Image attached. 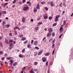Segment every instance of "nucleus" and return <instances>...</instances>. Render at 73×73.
Returning a JSON list of instances; mask_svg holds the SVG:
<instances>
[{
  "mask_svg": "<svg viewBox=\"0 0 73 73\" xmlns=\"http://www.w3.org/2000/svg\"><path fill=\"white\" fill-rule=\"evenodd\" d=\"M48 31L49 33H51L53 32V29L52 28H49L48 29Z\"/></svg>",
  "mask_w": 73,
  "mask_h": 73,
  "instance_id": "f257e3e1",
  "label": "nucleus"
},
{
  "mask_svg": "<svg viewBox=\"0 0 73 73\" xmlns=\"http://www.w3.org/2000/svg\"><path fill=\"white\" fill-rule=\"evenodd\" d=\"M42 61H43V62H46V59L45 58V57H43L42 58Z\"/></svg>",
  "mask_w": 73,
  "mask_h": 73,
  "instance_id": "f03ea898",
  "label": "nucleus"
},
{
  "mask_svg": "<svg viewBox=\"0 0 73 73\" xmlns=\"http://www.w3.org/2000/svg\"><path fill=\"white\" fill-rule=\"evenodd\" d=\"M18 29V30H19V31H20V28H19V27H15L14 29V30H16V29Z\"/></svg>",
  "mask_w": 73,
  "mask_h": 73,
  "instance_id": "7ed1b4c3",
  "label": "nucleus"
},
{
  "mask_svg": "<svg viewBox=\"0 0 73 73\" xmlns=\"http://www.w3.org/2000/svg\"><path fill=\"white\" fill-rule=\"evenodd\" d=\"M29 9L28 7H25L23 9V11H27Z\"/></svg>",
  "mask_w": 73,
  "mask_h": 73,
  "instance_id": "20e7f679",
  "label": "nucleus"
},
{
  "mask_svg": "<svg viewBox=\"0 0 73 73\" xmlns=\"http://www.w3.org/2000/svg\"><path fill=\"white\" fill-rule=\"evenodd\" d=\"M22 21L23 23H25V17H23L22 18Z\"/></svg>",
  "mask_w": 73,
  "mask_h": 73,
  "instance_id": "39448f33",
  "label": "nucleus"
},
{
  "mask_svg": "<svg viewBox=\"0 0 73 73\" xmlns=\"http://www.w3.org/2000/svg\"><path fill=\"white\" fill-rule=\"evenodd\" d=\"M63 28H60L59 29L60 32L61 33L63 31Z\"/></svg>",
  "mask_w": 73,
  "mask_h": 73,
  "instance_id": "423d86ee",
  "label": "nucleus"
},
{
  "mask_svg": "<svg viewBox=\"0 0 73 73\" xmlns=\"http://www.w3.org/2000/svg\"><path fill=\"white\" fill-rule=\"evenodd\" d=\"M36 8L37 9H40V5H39V4L37 5V6H36Z\"/></svg>",
  "mask_w": 73,
  "mask_h": 73,
  "instance_id": "0eeeda50",
  "label": "nucleus"
},
{
  "mask_svg": "<svg viewBox=\"0 0 73 73\" xmlns=\"http://www.w3.org/2000/svg\"><path fill=\"white\" fill-rule=\"evenodd\" d=\"M5 42L7 44H9V43L8 42V40L7 39H5Z\"/></svg>",
  "mask_w": 73,
  "mask_h": 73,
  "instance_id": "6e6552de",
  "label": "nucleus"
},
{
  "mask_svg": "<svg viewBox=\"0 0 73 73\" xmlns=\"http://www.w3.org/2000/svg\"><path fill=\"white\" fill-rule=\"evenodd\" d=\"M50 54V52H49V53L47 52L45 54V56H49V55Z\"/></svg>",
  "mask_w": 73,
  "mask_h": 73,
  "instance_id": "1a4fd4ad",
  "label": "nucleus"
},
{
  "mask_svg": "<svg viewBox=\"0 0 73 73\" xmlns=\"http://www.w3.org/2000/svg\"><path fill=\"white\" fill-rule=\"evenodd\" d=\"M21 40L22 41H25V40H27V38L25 37H23L21 38Z\"/></svg>",
  "mask_w": 73,
  "mask_h": 73,
  "instance_id": "9d476101",
  "label": "nucleus"
},
{
  "mask_svg": "<svg viewBox=\"0 0 73 73\" xmlns=\"http://www.w3.org/2000/svg\"><path fill=\"white\" fill-rule=\"evenodd\" d=\"M37 43H38V41L37 40L35 41L34 42L35 45H37Z\"/></svg>",
  "mask_w": 73,
  "mask_h": 73,
  "instance_id": "9b49d317",
  "label": "nucleus"
},
{
  "mask_svg": "<svg viewBox=\"0 0 73 73\" xmlns=\"http://www.w3.org/2000/svg\"><path fill=\"white\" fill-rule=\"evenodd\" d=\"M42 50H41L38 53V55H40L42 53Z\"/></svg>",
  "mask_w": 73,
  "mask_h": 73,
  "instance_id": "f8f14e48",
  "label": "nucleus"
},
{
  "mask_svg": "<svg viewBox=\"0 0 73 73\" xmlns=\"http://www.w3.org/2000/svg\"><path fill=\"white\" fill-rule=\"evenodd\" d=\"M50 4L51 6V7H53V2L52 1H51L50 2Z\"/></svg>",
  "mask_w": 73,
  "mask_h": 73,
  "instance_id": "ddd939ff",
  "label": "nucleus"
},
{
  "mask_svg": "<svg viewBox=\"0 0 73 73\" xmlns=\"http://www.w3.org/2000/svg\"><path fill=\"white\" fill-rule=\"evenodd\" d=\"M17 65V63L16 62H15L13 64V66H16V65Z\"/></svg>",
  "mask_w": 73,
  "mask_h": 73,
  "instance_id": "4468645a",
  "label": "nucleus"
},
{
  "mask_svg": "<svg viewBox=\"0 0 73 73\" xmlns=\"http://www.w3.org/2000/svg\"><path fill=\"white\" fill-rule=\"evenodd\" d=\"M55 41H56V40L54 39L51 42L52 44H54V43H55Z\"/></svg>",
  "mask_w": 73,
  "mask_h": 73,
  "instance_id": "2eb2a0df",
  "label": "nucleus"
},
{
  "mask_svg": "<svg viewBox=\"0 0 73 73\" xmlns=\"http://www.w3.org/2000/svg\"><path fill=\"white\" fill-rule=\"evenodd\" d=\"M54 20L55 22H57V21H58V19L55 18Z\"/></svg>",
  "mask_w": 73,
  "mask_h": 73,
  "instance_id": "dca6fc26",
  "label": "nucleus"
},
{
  "mask_svg": "<svg viewBox=\"0 0 73 73\" xmlns=\"http://www.w3.org/2000/svg\"><path fill=\"white\" fill-rule=\"evenodd\" d=\"M13 48V46H10L9 47V49H10V50H11V49H12V48Z\"/></svg>",
  "mask_w": 73,
  "mask_h": 73,
  "instance_id": "f3484780",
  "label": "nucleus"
},
{
  "mask_svg": "<svg viewBox=\"0 0 73 73\" xmlns=\"http://www.w3.org/2000/svg\"><path fill=\"white\" fill-rule=\"evenodd\" d=\"M30 73H35V72L32 70H31L29 71Z\"/></svg>",
  "mask_w": 73,
  "mask_h": 73,
  "instance_id": "a211bd4d",
  "label": "nucleus"
},
{
  "mask_svg": "<svg viewBox=\"0 0 73 73\" xmlns=\"http://www.w3.org/2000/svg\"><path fill=\"white\" fill-rule=\"evenodd\" d=\"M48 16H44V19H48Z\"/></svg>",
  "mask_w": 73,
  "mask_h": 73,
  "instance_id": "6ab92c4d",
  "label": "nucleus"
},
{
  "mask_svg": "<svg viewBox=\"0 0 73 73\" xmlns=\"http://www.w3.org/2000/svg\"><path fill=\"white\" fill-rule=\"evenodd\" d=\"M52 36H53V37H54V36H55V33H52Z\"/></svg>",
  "mask_w": 73,
  "mask_h": 73,
  "instance_id": "aec40b11",
  "label": "nucleus"
},
{
  "mask_svg": "<svg viewBox=\"0 0 73 73\" xmlns=\"http://www.w3.org/2000/svg\"><path fill=\"white\" fill-rule=\"evenodd\" d=\"M52 19H53V17H48V19L50 20H52Z\"/></svg>",
  "mask_w": 73,
  "mask_h": 73,
  "instance_id": "412c9836",
  "label": "nucleus"
},
{
  "mask_svg": "<svg viewBox=\"0 0 73 73\" xmlns=\"http://www.w3.org/2000/svg\"><path fill=\"white\" fill-rule=\"evenodd\" d=\"M47 37H50V36H51V34H50V33H48L47 34Z\"/></svg>",
  "mask_w": 73,
  "mask_h": 73,
  "instance_id": "4be33fe9",
  "label": "nucleus"
},
{
  "mask_svg": "<svg viewBox=\"0 0 73 73\" xmlns=\"http://www.w3.org/2000/svg\"><path fill=\"white\" fill-rule=\"evenodd\" d=\"M19 57H20V58H22V57H23V56L21 54H20L19 55Z\"/></svg>",
  "mask_w": 73,
  "mask_h": 73,
  "instance_id": "5701e85b",
  "label": "nucleus"
},
{
  "mask_svg": "<svg viewBox=\"0 0 73 73\" xmlns=\"http://www.w3.org/2000/svg\"><path fill=\"white\" fill-rule=\"evenodd\" d=\"M5 24H6V23H5V21H3V22L2 25H5Z\"/></svg>",
  "mask_w": 73,
  "mask_h": 73,
  "instance_id": "b1692460",
  "label": "nucleus"
},
{
  "mask_svg": "<svg viewBox=\"0 0 73 73\" xmlns=\"http://www.w3.org/2000/svg\"><path fill=\"white\" fill-rule=\"evenodd\" d=\"M37 11V9H36V8H34V12H36Z\"/></svg>",
  "mask_w": 73,
  "mask_h": 73,
  "instance_id": "393cba45",
  "label": "nucleus"
},
{
  "mask_svg": "<svg viewBox=\"0 0 73 73\" xmlns=\"http://www.w3.org/2000/svg\"><path fill=\"white\" fill-rule=\"evenodd\" d=\"M38 62H34V64L36 66L37 65Z\"/></svg>",
  "mask_w": 73,
  "mask_h": 73,
  "instance_id": "a878e982",
  "label": "nucleus"
},
{
  "mask_svg": "<svg viewBox=\"0 0 73 73\" xmlns=\"http://www.w3.org/2000/svg\"><path fill=\"white\" fill-rule=\"evenodd\" d=\"M60 17V15H58L56 16V18L57 19H58V18H59V17Z\"/></svg>",
  "mask_w": 73,
  "mask_h": 73,
  "instance_id": "bb28decb",
  "label": "nucleus"
},
{
  "mask_svg": "<svg viewBox=\"0 0 73 73\" xmlns=\"http://www.w3.org/2000/svg\"><path fill=\"white\" fill-rule=\"evenodd\" d=\"M54 46H55V44L54 43L52 44V48H54Z\"/></svg>",
  "mask_w": 73,
  "mask_h": 73,
  "instance_id": "cd10ccee",
  "label": "nucleus"
},
{
  "mask_svg": "<svg viewBox=\"0 0 73 73\" xmlns=\"http://www.w3.org/2000/svg\"><path fill=\"white\" fill-rule=\"evenodd\" d=\"M25 48H24L23 50H22V53H24L25 52Z\"/></svg>",
  "mask_w": 73,
  "mask_h": 73,
  "instance_id": "c85d7f7f",
  "label": "nucleus"
},
{
  "mask_svg": "<svg viewBox=\"0 0 73 73\" xmlns=\"http://www.w3.org/2000/svg\"><path fill=\"white\" fill-rule=\"evenodd\" d=\"M6 26L7 28H9V27H10V25H9V24H8L7 25H6Z\"/></svg>",
  "mask_w": 73,
  "mask_h": 73,
  "instance_id": "c756f323",
  "label": "nucleus"
},
{
  "mask_svg": "<svg viewBox=\"0 0 73 73\" xmlns=\"http://www.w3.org/2000/svg\"><path fill=\"white\" fill-rule=\"evenodd\" d=\"M14 33H15V35H17V31H16L15 30L14 31Z\"/></svg>",
  "mask_w": 73,
  "mask_h": 73,
  "instance_id": "7c9ffc66",
  "label": "nucleus"
},
{
  "mask_svg": "<svg viewBox=\"0 0 73 73\" xmlns=\"http://www.w3.org/2000/svg\"><path fill=\"white\" fill-rule=\"evenodd\" d=\"M8 3H6L4 4V6L3 7H5L7 5H8Z\"/></svg>",
  "mask_w": 73,
  "mask_h": 73,
  "instance_id": "2f4dec72",
  "label": "nucleus"
},
{
  "mask_svg": "<svg viewBox=\"0 0 73 73\" xmlns=\"http://www.w3.org/2000/svg\"><path fill=\"white\" fill-rule=\"evenodd\" d=\"M44 9L46 11H47L48 10V8L47 7H45Z\"/></svg>",
  "mask_w": 73,
  "mask_h": 73,
  "instance_id": "473e14b6",
  "label": "nucleus"
},
{
  "mask_svg": "<svg viewBox=\"0 0 73 73\" xmlns=\"http://www.w3.org/2000/svg\"><path fill=\"white\" fill-rule=\"evenodd\" d=\"M65 24H66V21H64V23L63 24V25H65Z\"/></svg>",
  "mask_w": 73,
  "mask_h": 73,
  "instance_id": "72a5a7b5",
  "label": "nucleus"
},
{
  "mask_svg": "<svg viewBox=\"0 0 73 73\" xmlns=\"http://www.w3.org/2000/svg\"><path fill=\"white\" fill-rule=\"evenodd\" d=\"M56 25H57V23H55L53 24V26L54 27L55 26H56Z\"/></svg>",
  "mask_w": 73,
  "mask_h": 73,
  "instance_id": "f704fd0d",
  "label": "nucleus"
},
{
  "mask_svg": "<svg viewBox=\"0 0 73 73\" xmlns=\"http://www.w3.org/2000/svg\"><path fill=\"white\" fill-rule=\"evenodd\" d=\"M13 40H9V43H11V42H12Z\"/></svg>",
  "mask_w": 73,
  "mask_h": 73,
  "instance_id": "c9c22d12",
  "label": "nucleus"
},
{
  "mask_svg": "<svg viewBox=\"0 0 73 73\" xmlns=\"http://www.w3.org/2000/svg\"><path fill=\"white\" fill-rule=\"evenodd\" d=\"M33 71L34 72H37V71H38V69H35L33 70Z\"/></svg>",
  "mask_w": 73,
  "mask_h": 73,
  "instance_id": "e433bc0d",
  "label": "nucleus"
},
{
  "mask_svg": "<svg viewBox=\"0 0 73 73\" xmlns=\"http://www.w3.org/2000/svg\"><path fill=\"white\" fill-rule=\"evenodd\" d=\"M4 59H5V57H2L1 59L2 61H4Z\"/></svg>",
  "mask_w": 73,
  "mask_h": 73,
  "instance_id": "4c0bfd02",
  "label": "nucleus"
},
{
  "mask_svg": "<svg viewBox=\"0 0 73 73\" xmlns=\"http://www.w3.org/2000/svg\"><path fill=\"white\" fill-rule=\"evenodd\" d=\"M16 0H14L13 1V4H15V3H16Z\"/></svg>",
  "mask_w": 73,
  "mask_h": 73,
  "instance_id": "58836bf2",
  "label": "nucleus"
},
{
  "mask_svg": "<svg viewBox=\"0 0 73 73\" xmlns=\"http://www.w3.org/2000/svg\"><path fill=\"white\" fill-rule=\"evenodd\" d=\"M62 35H63V34H62L59 37V38H61V36H62Z\"/></svg>",
  "mask_w": 73,
  "mask_h": 73,
  "instance_id": "ea45409f",
  "label": "nucleus"
},
{
  "mask_svg": "<svg viewBox=\"0 0 73 73\" xmlns=\"http://www.w3.org/2000/svg\"><path fill=\"white\" fill-rule=\"evenodd\" d=\"M10 62H11V63H12L13 64V61L12 60H10Z\"/></svg>",
  "mask_w": 73,
  "mask_h": 73,
  "instance_id": "a19ab883",
  "label": "nucleus"
},
{
  "mask_svg": "<svg viewBox=\"0 0 73 73\" xmlns=\"http://www.w3.org/2000/svg\"><path fill=\"white\" fill-rule=\"evenodd\" d=\"M46 3L45 2L43 1V2H41V4H45Z\"/></svg>",
  "mask_w": 73,
  "mask_h": 73,
  "instance_id": "79ce46f5",
  "label": "nucleus"
},
{
  "mask_svg": "<svg viewBox=\"0 0 73 73\" xmlns=\"http://www.w3.org/2000/svg\"><path fill=\"white\" fill-rule=\"evenodd\" d=\"M62 3H60L59 5V6L60 7H62Z\"/></svg>",
  "mask_w": 73,
  "mask_h": 73,
  "instance_id": "37998d69",
  "label": "nucleus"
},
{
  "mask_svg": "<svg viewBox=\"0 0 73 73\" xmlns=\"http://www.w3.org/2000/svg\"><path fill=\"white\" fill-rule=\"evenodd\" d=\"M35 48H36V49L37 50H38V49H39V48L37 46L35 47Z\"/></svg>",
  "mask_w": 73,
  "mask_h": 73,
  "instance_id": "c03bdc74",
  "label": "nucleus"
},
{
  "mask_svg": "<svg viewBox=\"0 0 73 73\" xmlns=\"http://www.w3.org/2000/svg\"><path fill=\"white\" fill-rule=\"evenodd\" d=\"M55 51V49H54L52 52V54H53L54 53V51Z\"/></svg>",
  "mask_w": 73,
  "mask_h": 73,
  "instance_id": "a18cd8bd",
  "label": "nucleus"
},
{
  "mask_svg": "<svg viewBox=\"0 0 73 73\" xmlns=\"http://www.w3.org/2000/svg\"><path fill=\"white\" fill-rule=\"evenodd\" d=\"M0 46L2 47L3 46V44L2 43H0Z\"/></svg>",
  "mask_w": 73,
  "mask_h": 73,
  "instance_id": "49530a36",
  "label": "nucleus"
},
{
  "mask_svg": "<svg viewBox=\"0 0 73 73\" xmlns=\"http://www.w3.org/2000/svg\"><path fill=\"white\" fill-rule=\"evenodd\" d=\"M27 47H28V48H30V47H31V45H28Z\"/></svg>",
  "mask_w": 73,
  "mask_h": 73,
  "instance_id": "de8ad7c7",
  "label": "nucleus"
},
{
  "mask_svg": "<svg viewBox=\"0 0 73 73\" xmlns=\"http://www.w3.org/2000/svg\"><path fill=\"white\" fill-rule=\"evenodd\" d=\"M27 42L28 41L27 40H26L24 42V44H26Z\"/></svg>",
  "mask_w": 73,
  "mask_h": 73,
  "instance_id": "09e8293b",
  "label": "nucleus"
},
{
  "mask_svg": "<svg viewBox=\"0 0 73 73\" xmlns=\"http://www.w3.org/2000/svg\"><path fill=\"white\" fill-rule=\"evenodd\" d=\"M34 41V40H32L31 41V44H33V42Z\"/></svg>",
  "mask_w": 73,
  "mask_h": 73,
  "instance_id": "8fccbe9b",
  "label": "nucleus"
},
{
  "mask_svg": "<svg viewBox=\"0 0 73 73\" xmlns=\"http://www.w3.org/2000/svg\"><path fill=\"white\" fill-rule=\"evenodd\" d=\"M38 24V25H41V24H42V22H39Z\"/></svg>",
  "mask_w": 73,
  "mask_h": 73,
  "instance_id": "3c124183",
  "label": "nucleus"
},
{
  "mask_svg": "<svg viewBox=\"0 0 73 73\" xmlns=\"http://www.w3.org/2000/svg\"><path fill=\"white\" fill-rule=\"evenodd\" d=\"M52 40H53V39H52V38L50 39L49 40V42H50L51 41H52Z\"/></svg>",
  "mask_w": 73,
  "mask_h": 73,
  "instance_id": "603ef678",
  "label": "nucleus"
},
{
  "mask_svg": "<svg viewBox=\"0 0 73 73\" xmlns=\"http://www.w3.org/2000/svg\"><path fill=\"white\" fill-rule=\"evenodd\" d=\"M46 39V37H45L44 38H43L42 39V41H44V40H45Z\"/></svg>",
  "mask_w": 73,
  "mask_h": 73,
  "instance_id": "864d4df0",
  "label": "nucleus"
},
{
  "mask_svg": "<svg viewBox=\"0 0 73 73\" xmlns=\"http://www.w3.org/2000/svg\"><path fill=\"white\" fill-rule=\"evenodd\" d=\"M0 54H3V51H0Z\"/></svg>",
  "mask_w": 73,
  "mask_h": 73,
  "instance_id": "5fc2aeb1",
  "label": "nucleus"
},
{
  "mask_svg": "<svg viewBox=\"0 0 73 73\" xmlns=\"http://www.w3.org/2000/svg\"><path fill=\"white\" fill-rule=\"evenodd\" d=\"M6 25H3V28H5V27H6Z\"/></svg>",
  "mask_w": 73,
  "mask_h": 73,
  "instance_id": "6e6d98bb",
  "label": "nucleus"
},
{
  "mask_svg": "<svg viewBox=\"0 0 73 73\" xmlns=\"http://www.w3.org/2000/svg\"><path fill=\"white\" fill-rule=\"evenodd\" d=\"M26 1L25 0H23L22 1V3H25Z\"/></svg>",
  "mask_w": 73,
  "mask_h": 73,
  "instance_id": "4d7b16f0",
  "label": "nucleus"
},
{
  "mask_svg": "<svg viewBox=\"0 0 73 73\" xmlns=\"http://www.w3.org/2000/svg\"><path fill=\"white\" fill-rule=\"evenodd\" d=\"M12 45H13V43H10L9 46H12Z\"/></svg>",
  "mask_w": 73,
  "mask_h": 73,
  "instance_id": "13d9d810",
  "label": "nucleus"
},
{
  "mask_svg": "<svg viewBox=\"0 0 73 73\" xmlns=\"http://www.w3.org/2000/svg\"><path fill=\"white\" fill-rule=\"evenodd\" d=\"M6 59H7V60H10V58H8V57H7L6 58Z\"/></svg>",
  "mask_w": 73,
  "mask_h": 73,
  "instance_id": "bf43d9fd",
  "label": "nucleus"
},
{
  "mask_svg": "<svg viewBox=\"0 0 73 73\" xmlns=\"http://www.w3.org/2000/svg\"><path fill=\"white\" fill-rule=\"evenodd\" d=\"M35 30H36V31L38 30V27H36L35 29Z\"/></svg>",
  "mask_w": 73,
  "mask_h": 73,
  "instance_id": "052dcab7",
  "label": "nucleus"
},
{
  "mask_svg": "<svg viewBox=\"0 0 73 73\" xmlns=\"http://www.w3.org/2000/svg\"><path fill=\"white\" fill-rule=\"evenodd\" d=\"M23 37V35H21V36H19V37Z\"/></svg>",
  "mask_w": 73,
  "mask_h": 73,
  "instance_id": "680f3d73",
  "label": "nucleus"
},
{
  "mask_svg": "<svg viewBox=\"0 0 73 73\" xmlns=\"http://www.w3.org/2000/svg\"><path fill=\"white\" fill-rule=\"evenodd\" d=\"M9 35L10 36H12V33H9Z\"/></svg>",
  "mask_w": 73,
  "mask_h": 73,
  "instance_id": "e2e57ef3",
  "label": "nucleus"
},
{
  "mask_svg": "<svg viewBox=\"0 0 73 73\" xmlns=\"http://www.w3.org/2000/svg\"><path fill=\"white\" fill-rule=\"evenodd\" d=\"M48 61H47L46 62V66H47V65H48Z\"/></svg>",
  "mask_w": 73,
  "mask_h": 73,
  "instance_id": "0e129e2a",
  "label": "nucleus"
},
{
  "mask_svg": "<svg viewBox=\"0 0 73 73\" xmlns=\"http://www.w3.org/2000/svg\"><path fill=\"white\" fill-rule=\"evenodd\" d=\"M13 38H14V40H15L17 39V38H16V37H14Z\"/></svg>",
  "mask_w": 73,
  "mask_h": 73,
  "instance_id": "69168bd1",
  "label": "nucleus"
},
{
  "mask_svg": "<svg viewBox=\"0 0 73 73\" xmlns=\"http://www.w3.org/2000/svg\"><path fill=\"white\" fill-rule=\"evenodd\" d=\"M9 64L10 66H12V63H10Z\"/></svg>",
  "mask_w": 73,
  "mask_h": 73,
  "instance_id": "338daca9",
  "label": "nucleus"
},
{
  "mask_svg": "<svg viewBox=\"0 0 73 73\" xmlns=\"http://www.w3.org/2000/svg\"><path fill=\"white\" fill-rule=\"evenodd\" d=\"M27 4H30V1H27Z\"/></svg>",
  "mask_w": 73,
  "mask_h": 73,
  "instance_id": "774afa93",
  "label": "nucleus"
}]
</instances>
